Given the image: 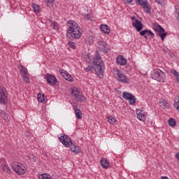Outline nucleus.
Segmentation results:
<instances>
[{"mask_svg": "<svg viewBox=\"0 0 179 179\" xmlns=\"http://www.w3.org/2000/svg\"><path fill=\"white\" fill-rule=\"evenodd\" d=\"M46 81L47 83L50 85V86H55L57 83H58V80H57V78L52 75H48L46 77Z\"/></svg>", "mask_w": 179, "mask_h": 179, "instance_id": "obj_12", "label": "nucleus"}, {"mask_svg": "<svg viewBox=\"0 0 179 179\" xmlns=\"http://www.w3.org/2000/svg\"><path fill=\"white\" fill-rule=\"evenodd\" d=\"M82 33H83V29L80 28L78 24L73 25V23H71V27L67 29L66 37L70 40H74V38L78 40L80 38Z\"/></svg>", "mask_w": 179, "mask_h": 179, "instance_id": "obj_2", "label": "nucleus"}, {"mask_svg": "<svg viewBox=\"0 0 179 179\" xmlns=\"http://www.w3.org/2000/svg\"><path fill=\"white\" fill-rule=\"evenodd\" d=\"M175 157H176V159H177V160L179 161V152H177V153L175 155Z\"/></svg>", "mask_w": 179, "mask_h": 179, "instance_id": "obj_44", "label": "nucleus"}, {"mask_svg": "<svg viewBox=\"0 0 179 179\" xmlns=\"http://www.w3.org/2000/svg\"><path fill=\"white\" fill-rule=\"evenodd\" d=\"M59 140L65 148H71L70 150L73 153H80V148H79V146L73 145V143H72V139L69 136H68V135L64 134L63 136H61L60 137H59Z\"/></svg>", "mask_w": 179, "mask_h": 179, "instance_id": "obj_3", "label": "nucleus"}, {"mask_svg": "<svg viewBox=\"0 0 179 179\" xmlns=\"http://www.w3.org/2000/svg\"><path fill=\"white\" fill-rule=\"evenodd\" d=\"M80 94V90L78 89L77 87H73L71 89V96H74V97H76Z\"/></svg>", "mask_w": 179, "mask_h": 179, "instance_id": "obj_22", "label": "nucleus"}, {"mask_svg": "<svg viewBox=\"0 0 179 179\" xmlns=\"http://www.w3.org/2000/svg\"><path fill=\"white\" fill-rule=\"evenodd\" d=\"M108 121L109 123L112 124V125H114V124L117 122V120L112 116L108 117Z\"/></svg>", "mask_w": 179, "mask_h": 179, "instance_id": "obj_28", "label": "nucleus"}, {"mask_svg": "<svg viewBox=\"0 0 179 179\" xmlns=\"http://www.w3.org/2000/svg\"><path fill=\"white\" fill-rule=\"evenodd\" d=\"M137 5L142 6L146 13H150L152 8H150V4L148 2V0H138Z\"/></svg>", "mask_w": 179, "mask_h": 179, "instance_id": "obj_9", "label": "nucleus"}, {"mask_svg": "<svg viewBox=\"0 0 179 179\" xmlns=\"http://www.w3.org/2000/svg\"><path fill=\"white\" fill-rule=\"evenodd\" d=\"M13 171L18 174V176H23L26 173V167L20 162H13L12 164Z\"/></svg>", "mask_w": 179, "mask_h": 179, "instance_id": "obj_5", "label": "nucleus"}, {"mask_svg": "<svg viewBox=\"0 0 179 179\" xmlns=\"http://www.w3.org/2000/svg\"><path fill=\"white\" fill-rule=\"evenodd\" d=\"M71 20H69L68 23H70Z\"/></svg>", "mask_w": 179, "mask_h": 179, "instance_id": "obj_47", "label": "nucleus"}, {"mask_svg": "<svg viewBox=\"0 0 179 179\" xmlns=\"http://www.w3.org/2000/svg\"><path fill=\"white\" fill-rule=\"evenodd\" d=\"M176 8V11H175V16L178 20V22H179V10H177V8L175 6Z\"/></svg>", "mask_w": 179, "mask_h": 179, "instance_id": "obj_38", "label": "nucleus"}, {"mask_svg": "<svg viewBox=\"0 0 179 179\" xmlns=\"http://www.w3.org/2000/svg\"><path fill=\"white\" fill-rule=\"evenodd\" d=\"M0 115L1 117V118H3V120H4V121H10V116H9V115H8L6 113V112L3 111V110H0Z\"/></svg>", "mask_w": 179, "mask_h": 179, "instance_id": "obj_16", "label": "nucleus"}, {"mask_svg": "<svg viewBox=\"0 0 179 179\" xmlns=\"http://www.w3.org/2000/svg\"><path fill=\"white\" fill-rule=\"evenodd\" d=\"M51 27L52 29H55V30H58L59 29V26L58 25V23H53V24H51Z\"/></svg>", "mask_w": 179, "mask_h": 179, "instance_id": "obj_36", "label": "nucleus"}, {"mask_svg": "<svg viewBox=\"0 0 179 179\" xmlns=\"http://www.w3.org/2000/svg\"><path fill=\"white\" fill-rule=\"evenodd\" d=\"M85 19L89 20V14H87V16H85Z\"/></svg>", "mask_w": 179, "mask_h": 179, "instance_id": "obj_45", "label": "nucleus"}, {"mask_svg": "<svg viewBox=\"0 0 179 179\" xmlns=\"http://www.w3.org/2000/svg\"><path fill=\"white\" fill-rule=\"evenodd\" d=\"M22 80L25 82V83H29L30 82V78L27 77V74L22 76Z\"/></svg>", "mask_w": 179, "mask_h": 179, "instance_id": "obj_34", "label": "nucleus"}, {"mask_svg": "<svg viewBox=\"0 0 179 179\" xmlns=\"http://www.w3.org/2000/svg\"><path fill=\"white\" fill-rule=\"evenodd\" d=\"M140 35L145 38V40H152V38H155V34L152 32V31L149 29H145L140 32Z\"/></svg>", "mask_w": 179, "mask_h": 179, "instance_id": "obj_11", "label": "nucleus"}, {"mask_svg": "<svg viewBox=\"0 0 179 179\" xmlns=\"http://www.w3.org/2000/svg\"><path fill=\"white\" fill-rule=\"evenodd\" d=\"M173 106L175 108H177V107H179V100L177 102H175Z\"/></svg>", "mask_w": 179, "mask_h": 179, "instance_id": "obj_43", "label": "nucleus"}, {"mask_svg": "<svg viewBox=\"0 0 179 179\" xmlns=\"http://www.w3.org/2000/svg\"><path fill=\"white\" fill-rule=\"evenodd\" d=\"M55 1V0H47V6H48L49 8H52V6H54V4H52V3Z\"/></svg>", "mask_w": 179, "mask_h": 179, "instance_id": "obj_35", "label": "nucleus"}, {"mask_svg": "<svg viewBox=\"0 0 179 179\" xmlns=\"http://www.w3.org/2000/svg\"><path fill=\"white\" fill-rule=\"evenodd\" d=\"M122 97L124 99V100H129V104L131 106H134V104L136 103L135 96L128 92H124Z\"/></svg>", "mask_w": 179, "mask_h": 179, "instance_id": "obj_8", "label": "nucleus"}, {"mask_svg": "<svg viewBox=\"0 0 179 179\" xmlns=\"http://www.w3.org/2000/svg\"><path fill=\"white\" fill-rule=\"evenodd\" d=\"M100 30L102 33H104V34H110V27L107 24H101Z\"/></svg>", "mask_w": 179, "mask_h": 179, "instance_id": "obj_15", "label": "nucleus"}, {"mask_svg": "<svg viewBox=\"0 0 179 179\" xmlns=\"http://www.w3.org/2000/svg\"><path fill=\"white\" fill-rule=\"evenodd\" d=\"M156 3H158V5H160L161 6H163L164 5V0H155Z\"/></svg>", "mask_w": 179, "mask_h": 179, "instance_id": "obj_40", "label": "nucleus"}, {"mask_svg": "<svg viewBox=\"0 0 179 179\" xmlns=\"http://www.w3.org/2000/svg\"><path fill=\"white\" fill-rule=\"evenodd\" d=\"M69 45L72 48L73 50H75L76 48V45L73 42H69Z\"/></svg>", "mask_w": 179, "mask_h": 179, "instance_id": "obj_41", "label": "nucleus"}, {"mask_svg": "<svg viewBox=\"0 0 179 179\" xmlns=\"http://www.w3.org/2000/svg\"><path fill=\"white\" fill-rule=\"evenodd\" d=\"M151 78L158 82H162L164 83L166 80V74L159 69H155L151 72Z\"/></svg>", "mask_w": 179, "mask_h": 179, "instance_id": "obj_4", "label": "nucleus"}, {"mask_svg": "<svg viewBox=\"0 0 179 179\" xmlns=\"http://www.w3.org/2000/svg\"><path fill=\"white\" fill-rule=\"evenodd\" d=\"M32 7L34 12H36V13H38L40 12V6H38V5L32 4Z\"/></svg>", "mask_w": 179, "mask_h": 179, "instance_id": "obj_31", "label": "nucleus"}, {"mask_svg": "<svg viewBox=\"0 0 179 179\" xmlns=\"http://www.w3.org/2000/svg\"><path fill=\"white\" fill-rule=\"evenodd\" d=\"M176 110H178V111H179V106H177Z\"/></svg>", "mask_w": 179, "mask_h": 179, "instance_id": "obj_46", "label": "nucleus"}, {"mask_svg": "<svg viewBox=\"0 0 179 179\" xmlns=\"http://www.w3.org/2000/svg\"><path fill=\"white\" fill-rule=\"evenodd\" d=\"M174 55V53H172V56Z\"/></svg>", "mask_w": 179, "mask_h": 179, "instance_id": "obj_49", "label": "nucleus"}, {"mask_svg": "<svg viewBox=\"0 0 179 179\" xmlns=\"http://www.w3.org/2000/svg\"><path fill=\"white\" fill-rule=\"evenodd\" d=\"M131 20H133V23H141V21L139 20L136 19V17L133 16L131 17Z\"/></svg>", "mask_w": 179, "mask_h": 179, "instance_id": "obj_39", "label": "nucleus"}, {"mask_svg": "<svg viewBox=\"0 0 179 179\" xmlns=\"http://www.w3.org/2000/svg\"><path fill=\"white\" fill-rule=\"evenodd\" d=\"M98 49L101 52H103V54H107L110 48H108V45L104 41H100L98 42Z\"/></svg>", "mask_w": 179, "mask_h": 179, "instance_id": "obj_10", "label": "nucleus"}, {"mask_svg": "<svg viewBox=\"0 0 179 179\" xmlns=\"http://www.w3.org/2000/svg\"><path fill=\"white\" fill-rule=\"evenodd\" d=\"M2 171L5 173H10V168H9V166L3 164L1 165Z\"/></svg>", "mask_w": 179, "mask_h": 179, "instance_id": "obj_27", "label": "nucleus"}, {"mask_svg": "<svg viewBox=\"0 0 179 179\" xmlns=\"http://www.w3.org/2000/svg\"><path fill=\"white\" fill-rule=\"evenodd\" d=\"M159 104L160 107H162V108H169V101L167 100L161 99Z\"/></svg>", "mask_w": 179, "mask_h": 179, "instance_id": "obj_21", "label": "nucleus"}, {"mask_svg": "<svg viewBox=\"0 0 179 179\" xmlns=\"http://www.w3.org/2000/svg\"><path fill=\"white\" fill-rule=\"evenodd\" d=\"M153 29L159 34L164 33L165 31L164 28H163L161 25H159V24L157 25V27H154Z\"/></svg>", "mask_w": 179, "mask_h": 179, "instance_id": "obj_26", "label": "nucleus"}, {"mask_svg": "<svg viewBox=\"0 0 179 179\" xmlns=\"http://www.w3.org/2000/svg\"><path fill=\"white\" fill-rule=\"evenodd\" d=\"M38 101H39V103H45V101H47V96H45L44 94H38Z\"/></svg>", "mask_w": 179, "mask_h": 179, "instance_id": "obj_19", "label": "nucleus"}, {"mask_svg": "<svg viewBox=\"0 0 179 179\" xmlns=\"http://www.w3.org/2000/svg\"><path fill=\"white\" fill-rule=\"evenodd\" d=\"M73 110L77 120H80L82 118V111H80V109L73 107Z\"/></svg>", "mask_w": 179, "mask_h": 179, "instance_id": "obj_20", "label": "nucleus"}, {"mask_svg": "<svg viewBox=\"0 0 179 179\" xmlns=\"http://www.w3.org/2000/svg\"><path fill=\"white\" fill-rule=\"evenodd\" d=\"M174 55V53H172V56Z\"/></svg>", "mask_w": 179, "mask_h": 179, "instance_id": "obj_48", "label": "nucleus"}, {"mask_svg": "<svg viewBox=\"0 0 179 179\" xmlns=\"http://www.w3.org/2000/svg\"><path fill=\"white\" fill-rule=\"evenodd\" d=\"M20 72L22 73V76L27 75V69H26L23 65L20 64L18 66Z\"/></svg>", "mask_w": 179, "mask_h": 179, "instance_id": "obj_24", "label": "nucleus"}, {"mask_svg": "<svg viewBox=\"0 0 179 179\" xmlns=\"http://www.w3.org/2000/svg\"><path fill=\"white\" fill-rule=\"evenodd\" d=\"M126 3H132L134 0H124ZM136 5H138V0H135Z\"/></svg>", "mask_w": 179, "mask_h": 179, "instance_id": "obj_42", "label": "nucleus"}, {"mask_svg": "<svg viewBox=\"0 0 179 179\" xmlns=\"http://www.w3.org/2000/svg\"><path fill=\"white\" fill-rule=\"evenodd\" d=\"M38 178L39 179H51V178H50V177H48V176H47V174H42V175H40L39 176H38Z\"/></svg>", "mask_w": 179, "mask_h": 179, "instance_id": "obj_37", "label": "nucleus"}, {"mask_svg": "<svg viewBox=\"0 0 179 179\" xmlns=\"http://www.w3.org/2000/svg\"><path fill=\"white\" fill-rule=\"evenodd\" d=\"M28 157L31 160V162H37V157H36V156H34V155H29L28 156Z\"/></svg>", "mask_w": 179, "mask_h": 179, "instance_id": "obj_32", "label": "nucleus"}, {"mask_svg": "<svg viewBox=\"0 0 179 179\" xmlns=\"http://www.w3.org/2000/svg\"><path fill=\"white\" fill-rule=\"evenodd\" d=\"M0 104H8V91L5 87H0Z\"/></svg>", "mask_w": 179, "mask_h": 179, "instance_id": "obj_6", "label": "nucleus"}, {"mask_svg": "<svg viewBox=\"0 0 179 179\" xmlns=\"http://www.w3.org/2000/svg\"><path fill=\"white\" fill-rule=\"evenodd\" d=\"M168 122L170 127H175L176 124V120H174L173 118H169V120H168Z\"/></svg>", "mask_w": 179, "mask_h": 179, "instance_id": "obj_29", "label": "nucleus"}, {"mask_svg": "<svg viewBox=\"0 0 179 179\" xmlns=\"http://www.w3.org/2000/svg\"><path fill=\"white\" fill-rule=\"evenodd\" d=\"M76 101H79L80 103H85L86 101V98L81 93L76 96Z\"/></svg>", "mask_w": 179, "mask_h": 179, "instance_id": "obj_25", "label": "nucleus"}, {"mask_svg": "<svg viewBox=\"0 0 179 179\" xmlns=\"http://www.w3.org/2000/svg\"><path fill=\"white\" fill-rule=\"evenodd\" d=\"M133 27L136 29V31H142L144 25L143 23H133Z\"/></svg>", "mask_w": 179, "mask_h": 179, "instance_id": "obj_17", "label": "nucleus"}, {"mask_svg": "<svg viewBox=\"0 0 179 179\" xmlns=\"http://www.w3.org/2000/svg\"><path fill=\"white\" fill-rule=\"evenodd\" d=\"M116 62L120 66L127 65V59L124 56H118L117 57Z\"/></svg>", "mask_w": 179, "mask_h": 179, "instance_id": "obj_13", "label": "nucleus"}, {"mask_svg": "<svg viewBox=\"0 0 179 179\" xmlns=\"http://www.w3.org/2000/svg\"><path fill=\"white\" fill-rule=\"evenodd\" d=\"M87 41L90 45H92L94 43V39L92 36H89Z\"/></svg>", "mask_w": 179, "mask_h": 179, "instance_id": "obj_30", "label": "nucleus"}, {"mask_svg": "<svg viewBox=\"0 0 179 179\" xmlns=\"http://www.w3.org/2000/svg\"><path fill=\"white\" fill-rule=\"evenodd\" d=\"M158 36L162 41H164V38H166V36H167V32L158 34Z\"/></svg>", "mask_w": 179, "mask_h": 179, "instance_id": "obj_33", "label": "nucleus"}, {"mask_svg": "<svg viewBox=\"0 0 179 179\" xmlns=\"http://www.w3.org/2000/svg\"><path fill=\"white\" fill-rule=\"evenodd\" d=\"M100 163L103 169H108V166H110L108 161H107L106 159H102Z\"/></svg>", "mask_w": 179, "mask_h": 179, "instance_id": "obj_23", "label": "nucleus"}, {"mask_svg": "<svg viewBox=\"0 0 179 179\" xmlns=\"http://www.w3.org/2000/svg\"><path fill=\"white\" fill-rule=\"evenodd\" d=\"M92 64V66H88L84 69V71L89 73L92 69H94L99 78H100V79H103L104 78V69H106V66H104V62H103L101 56H100V52L98 50L95 51V55L93 58Z\"/></svg>", "mask_w": 179, "mask_h": 179, "instance_id": "obj_1", "label": "nucleus"}, {"mask_svg": "<svg viewBox=\"0 0 179 179\" xmlns=\"http://www.w3.org/2000/svg\"><path fill=\"white\" fill-rule=\"evenodd\" d=\"M136 115L137 118L139 120V121H143V122H145V114L142 113L141 110H136Z\"/></svg>", "mask_w": 179, "mask_h": 179, "instance_id": "obj_18", "label": "nucleus"}, {"mask_svg": "<svg viewBox=\"0 0 179 179\" xmlns=\"http://www.w3.org/2000/svg\"><path fill=\"white\" fill-rule=\"evenodd\" d=\"M61 73L64 79H65L68 82H73V78L72 77V76H71V74L68 73V72L64 71V72H62Z\"/></svg>", "mask_w": 179, "mask_h": 179, "instance_id": "obj_14", "label": "nucleus"}, {"mask_svg": "<svg viewBox=\"0 0 179 179\" xmlns=\"http://www.w3.org/2000/svg\"><path fill=\"white\" fill-rule=\"evenodd\" d=\"M116 75L117 76V80L122 83H131V80L122 73V71L120 70L116 71Z\"/></svg>", "mask_w": 179, "mask_h": 179, "instance_id": "obj_7", "label": "nucleus"}]
</instances>
